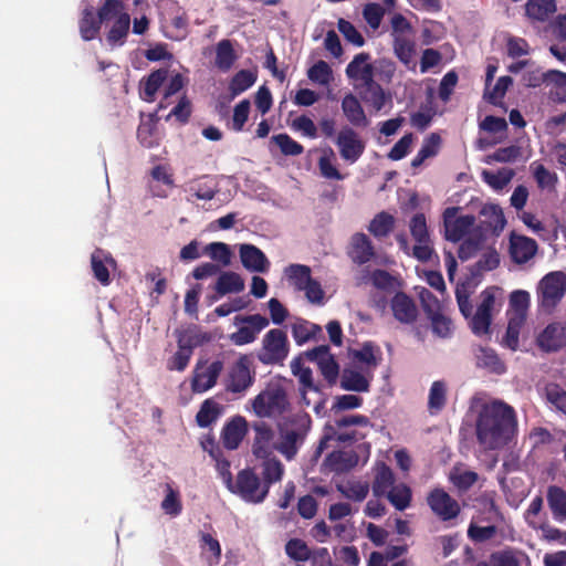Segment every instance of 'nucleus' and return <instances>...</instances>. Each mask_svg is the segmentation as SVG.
<instances>
[{
    "mask_svg": "<svg viewBox=\"0 0 566 566\" xmlns=\"http://www.w3.org/2000/svg\"><path fill=\"white\" fill-rule=\"evenodd\" d=\"M474 431L476 442L484 451L505 448L517 431L514 408L500 399L482 402L475 411Z\"/></svg>",
    "mask_w": 566,
    "mask_h": 566,
    "instance_id": "1",
    "label": "nucleus"
},
{
    "mask_svg": "<svg viewBox=\"0 0 566 566\" xmlns=\"http://www.w3.org/2000/svg\"><path fill=\"white\" fill-rule=\"evenodd\" d=\"M127 2L128 0H99L96 10L99 17L98 22H103L105 25L112 22L106 34V41L111 46H122L126 42L130 28Z\"/></svg>",
    "mask_w": 566,
    "mask_h": 566,
    "instance_id": "2",
    "label": "nucleus"
},
{
    "mask_svg": "<svg viewBox=\"0 0 566 566\" xmlns=\"http://www.w3.org/2000/svg\"><path fill=\"white\" fill-rule=\"evenodd\" d=\"M312 420L308 415H296L281 426L276 451L286 460H293L305 441Z\"/></svg>",
    "mask_w": 566,
    "mask_h": 566,
    "instance_id": "3",
    "label": "nucleus"
},
{
    "mask_svg": "<svg viewBox=\"0 0 566 566\" xmlns=\"http://www.w3.org/2000/svg\"><path fill=\"white\" fill-rule=\"evenodd\" d=\"M258 417L272 418L282 416L290 407L285 389L280 385L269 386L255 396L252 402Z\"/></svg>",
    "mask_w": 566,
    "mask_h": 566,
    "instance_id": "4",
    "label": "nucleus"
},
{
    "mask_svg": "<svg viewBox=\"0 0 566 566\" xmlns=\"http://www.w3.org/2000/svg\"><path fill=\"white\" fill-rule=\"evenodd\" d=\"M255 371L251 355H241L228 369L224 387L228 392L243 395L254 382Z\"/></svg>",
    "mask_w": 566,
    "mask_h": 566,
    "instance_id": "5",
    "label": "nucleus"
},
{
    "mask_svg": "<svg viewBox=\"0 0 566 566\" xmlns=\"http://www.w3.org/2000/svg\"><path fill=\"white\" fill-rule=\"evenodd\" d=\"M228 490L251 503H261L269 494L268 485H263L258 474L250 468L239 471Z\"/></svg>",
    "mask_w": 566,
    "mask_h": 566,
    "instance_id": "6",
    "label": "nucleus"
},
{
    "mask_svg": "<svg viewBox=\"0 0 566 566\" xmlns=\"http://www.w3.org/2000/svg\"><path fill=\"white\" fill-rule=\"evenodd\" d=\"M290 352L287 335L283 329H270L262 339L258 359L264 365H283Z\"/></svg>",
    "mask_w": 566,
    "mask_h": 566,
    "instance_id": "7",
    "label": "nucleus"
},
{
    "mask_svg": "<svg viewBox=\"0 0 566 566\" xmlns=\"http://www.w3.org/2000/svg\"><path fill=\"white\" fill-rule=\"evenodd\" d=\"M566 293V274L562 271L547 273L538 283V303L545 310H553Z\"/></svg>",
    "mask_w": 566,
    "mask_h": 566,
    "instance_id": "8",
    "label": "nucleus"
},
{
    "mask_svg": "<svg viewBox=\"0 0 566 566\" xmlns=\"http://www.w3.org/2000/svg\"><path fill=\"white\" fill-rule=\"evenodd\" d=\"M426 502L433 515L441 522H451L461 513L459 502L442 488L432 489L428 493Z\"/></svg>",
    "mask_w": 566,
    "mask_h": 566,
    "instance_id": "9",
    "label": "nucleus"
},
{
    "mask_svg": "<svg viewBox=\"0 0 566 566\" xmlns=\"http://www.w3.org/2000/svg\"><path fill=\"white\" fill-rule=\"evenodd\" d=\"M306 359L315 361L321 374L327 381L328 386H334L339 377V365L335 357L329 353L328 345H319L310 350L304 352Z\"/></svg>",
    "mask_w": 566,
    "mask_h": 566,
    "instance_id": "10",
    "label": "nucleus"
},
{
    "mask_svg": "<svg viewBox=\"0 0 566 566\" xmlns=\"http://www.w3.org/2000/svg\"><path fill=\"white\" fill-rule=\"evenodd\" d=\"M459 209L458 207H449L443 212L444 237L451 242L462 240L475 223V217L472 214L457 217Z\"/></svg>",
    "mask_w": 566,
    "mask_h": 566,
    "instance_id": "11",
    "label": "nucleus"
},
{
    "mask_svg": "<svg viewBox=\"0 0 566 566\" xmlns=\"http://www.w3.org/2000/svg\"><path fill=\"white\" fill-rule=\"evenodd\" d=\"M235 322L247 324L230 335L231 342L238 346L253 343L258 334L269 325V319L261 314L237 316Z\"/></svg>",
    "mask_w": 566,
    "mask_h": 566,
    "instance_id": "12",
    "label": "nucleus"
},
{
    "mask_svg": "<svg viewBox=\"0 0 566 566\" xmlns=\"http://www.w3.org/2000/svg\"><path fill=\"white\" fill-rule=\"evenodd\" d=\"M340 157L350 163H356L365 151V143L359 138L354 128L343 127L335 140Z\"/></svg>",
    "mask_w": 566,
    "mask_h": 566,
    "instance_id": "13",
    "label": "nucleus"
},
{
    "mask_svg": "<svg viewBox=\"0 0 566 566\" xmlns=\"http://www.w3.org/2000/svg\"><path fill=\"white\" fill-rule=\"evenodd\" d=\"M223 364L220 360H214L207 365L198 363L191 380V389L193 392H205L212 388L222 371Z\"/></svg>",
    "mask_w": 566,
    "mask_h": 566,
    "instance_id": "14",
    "label": "nucleus"
},
{
    "mask_svg": "<svg viewBox=\"0 0 566 566\" xmlns=\"http://www.w3.org/2000/svg\"><path fill=\"white\" fill-rule=\"evenodd\" d=\"M254 439L252 443V453L258 459L274 455L277 443L274 442V431L264 421L253 423Z\"/></svg>",
    "mask_w": 566,
    "mask_h": 566,
    "instance_id": "15",
    "label": "nucleus"
},
{
    "mask_svg": "<svg viewBox=\"0 0 566 566\" xmlns=\"http://www.w3.org/2000/svg\"><path fill=\"white\" fill-rule=\"evenodd\" d=\"M537 346L546 352H558L566 346V323L548 324L536 338Z\"/></svg>",
    "mask_w": 566,
    "mask_h": 566,
    "instance_id": "16",
    "label": "nucleus"
},
{
    "mask_svg": "<svg viewBox=\"0 0 566 566\" xmlns=\"http://www.w3.org/2000/svg\"><path fill=\"white\" fill-rule=\"evenodd\" d=\"M371 59L367 52L358 53L347 64L345 73L349 80L357 82V85H365L374 80V66L369 62Z\"/></svg>",
    "mask_w": 566,
    "mask_h": 566,
    "instance_id": "17",
    "label": "nucleus"
},
{
    "mask_svg": "<svg viewBox=\"0 0 566 566\" xmlns=\"http://www.w3.org/2000/svg\"><path fill=\"white\" fill-rule=\"evenodd\" d=\"M248 432V422L244 417L235 416L231 418L222 428L221 439L223 447L228 450L239 448Z\"/></svg>",
    "mask_w": 566,
    "mask_h": 566,
    "instance_id": "18",
    "label": "nucleus"
},
{
    "mask_svg": "<svg viewBox=\"0 0 566 566\" xmlns=\"http://www.w3.org/2000/svg\"><path fill=\"white\" fill-rule=\"evenodd\" d=\"M394 317L402 324H412L418 316L415 301L403 292H397L390 301Z\"/></svg>",
    "mask_w": 566,
    "mask_h": 566,
    "instance_id": "19",
    "label": "nucleus"
},
{
    "mask_svg": "<svg viewBox=\"0 0 566 566\" xmlns=\"http://www.w3.org/2000/svg\"><path fill=\"white\" fill-rule=\"evenodd\" d=\"M537 248L534 239L514 233L511 234L510 254L515 263L524 264L528 262L536 254Z\"/></svg>",
    "mask_w": 566,
    "mask_h": 566,
    "instance_id": "20",
    "label": "nucleus"
},
{
    "mask_svg": "<svg viewBox=\"0 0 566 566\" xmlns=\"http://www.w3.org/2000/svg\"><path fill=\"white\" fill-rule=\"evenodd\" d=\"M240 259L242 265L251 271L258 273H265L270 269V261L261 249L253 244H241L240 245Z\"/></svg>",
    "mask_w": 566,
    "mask_h": 566,
    "instance_id": "21",
    "label": "nucleus"
},
{
    "mask_svg": "<svg viewBox=\"0 0 566 566\" xmlns=\"http://www.w3.org/2000/svg\"><path fill=\"white\" fill-rule=\"evenodd\" d=\"M340 106L344 116L352 126L365 128L370 124L359 99L354 94H346Z\"/></svg>",
    "mask_w": 566,
    "mask_h": 566,
    "instance_id": "22",
    "label": "nucleus"
},
{
    "mask_svg": "<svg viewBox=\"0 0 566 566\" xmlns=\"http://www.w3.org/2000/svg\"><path fill=\"white\" fill-rule=\"evenodd\" d=\"M359 91L360 98L373 107L375 112H380L390 95L385 92L382 86L374 80L365 85H355Z\"/></svg>",
    "mask_w": 566,
    "mask_h": 566,
    "instance_id": "23",
    "label": "nucleus"
},
{
    "mask_svg": "<svg viewBox=\"0 0 566 566\" xmlns=\"http://www.w3.org/2000/svg\"><path fill=\"white\" fill-rule=\"evenodd\" d=\"M352 251L349 253L354 263L363 265L375 256V249L371 240L365 233H355L352 237Z\"/></svg>",
    "mask_w": 566,
    "mask_h": 566,
    "instance_id": "24",
    "label": "nucleus"
},
{
    "mask_svg": "<svg viewBox=\"0 0 566 566\" xmlns=\"http://www.w3.org/2000/svg\"><path fill=\"white\" fill-rule=\"evenodd\" d=\"M476 367L485 369L490 374L502 375L506 371L505 364L501 360L497 353L490 347L480 346L475 353Z\"/></svg>",
    "mask_w": 566,
    "mask_h": 566,
    "instance_id": "25",
    "label": "nucleus"
},
{
    "mask_svg": "<svg viewBox=\"0 0 566 566\" xmlns=\"http://www.w3.org/2000/svg\"><path fill=\"white\" fill-rule=\"evenodd\" d=\"M395 486V474L389 465L385 462H377L375 465V476L373 481V493L376 497L386 496V494Z\"/></svg>",
    "mask_w": 566,
    "mask_h": 566,
    "instance_id": "26",
    "label": "nucleus"
},
{
    "mask_svg": "<svg viewBox=\"0 0 566 566\" xmlns=\"http://www.w3.org/2000/svg\"><path fill=\"white\" fill-rule=\"evenodd\" d=\"M482 228L499 234L505 227L506 220L503 210L494 203L484 205L480 211Z\"/></svg>",
    "mask_w": 566,
    "mask_h": 566,
    "instance_id": "27",
    "label": "nucleus"
},
{
    "mask_svg": "<svg viewBox=\"0 0 566 566\" xmlns=\"http://www.w3.org/2000/svg\"><path fill=\"white\" fill-rule=\"evenodd\" d=\"M99 17L94 11V8L88 6L83 9L80 21L78 31L84 41H92L99 34L103 22H98Z\"/></svg>",
    "mask_w": 566,
    "mask_h": 566,
    "instance_id": "28",
    "label": "nucleus"
},
{
    "mask_svg": "<svg viewBox=\"0 0 566 566\" xmlns=\"http://www.w3.org/2000/svg\"><path fill=\"white\" fill-rule=\"evenodd\" d=\"M556 10L555 0H528L525 4L526 17L532 22H546Z\"/></svg>",
    "mask_w": 566,
    "mask_h": 566,
    "instance_id": "29",
    "label": "nucleus"
},
{
    "mask_svg": "<svg viewBox=\"0 0 566 566\" xmlns=\"http://www.w3.org/2000/svg\"><path fill=\"white\" fill-rule=\"evenodd\" d=\"M546 497L553 517L558 522L566 521V491L560 486L549 485Z\"/></svg>",
    "mask_w": 566,
    "mask_h": 566,
    "instance_id": "30",
    "label": "nucleus"
},
{
    "mask_svg": "<svg viewBox=\"0 0 566 566\" xmlns=\"http://www.w3.org/2000/svg\"><path fill=\"white\" fill-rule=\"evenodd\" d=\"M188 190L200 200H211L219 191L218 182L211 176H202L190 181Z\"/></svg>",
    "mask_w": 566,
    "mask_h": 566,
    "instance_id": "31",
    "label": "nucleus"
},
{
    "mask_svg": "<svg viewBox=\"0 0 566 566\" xmlns=\"http://www.w3.org/2000/svg\"><path fill=\"white\" fill-rule=\"evenodd\" d=\"M244 280L240 274L233 271L222 272L214 285L216 292L219 296L230 293H240L244 290Z\"/></svg>",
    "mask_w": 566,
    "mask_h": 566,
    "instance_id": "32",
    "label": "nucleus"
},
{
    "mask_svg": "<svg viewBox=\"0 0 566 566\" xmlns=\"http://www.w3.org/2000/svg\"><path fill=\"white\" fill-rule=\"evenodd\" d=\"M340 388L347 391L367 392L370 381L360 371L345 368L340 375Z\"/></svg>",
    "mask_w": 566,
    "mask_h": 566,
    "instance_id": "33",
    "label": "nucleus"
},
{
    "mask_svg": "<svg viewBox=\"0 0 566 566\" xmlns=\"http://www.w3.org/2000/svg\"><path fill=\"white\" fill-rule=\"evenodd\" d=\"M107 263H114L113 258L106 254L102 249H96L91 255V266L94 277L102 284L108 285L111 283L109 271Z\"/></svg>",
    "mask_w": 566,
    "mask_h": 566,
    "instance_id": "34",
    "label": "nucleus"
},
{
    "mask_svg": "<svg viewBox=\"0 0 566 566\" xmlns=\"http://www.w3.org/2000/svg\"><path fill=\"white\" fill-rule=\"evenodd\" d=\"M238 55L233 49L232 42L228 39H223L218 42L216 46L214 65L222 72H228L235 61Z\"/></svg>",
    "mask_w": 566,
    "mask_h": 566,
    "instance_id": "35",
    "label": "nucleus"
},
{
    "mask_svg": "<svg viewBox=\"0 0 566 566\" xmlns=\"http://www.w3.org/2000/svg\"><path fill=\"white\" fill-rule=\"evenodd\" d=\"M441 137L437 133H431L424 138L421 148L411 160L412 168H419L426 159L434 157L439 153Z\"/></svg>",
    "mask_w": 566,
    "mask_h": 566,
    "instance_id": "36",
    "label": "nucleus"
},
{
    "mask_svg": "<svg viewBox=\"0 0 566 566\" xmlns=\"http://www.w3.org/2000/svg\"><path fill=\"white\" fill-rule=\"evenodd\" d=\"M262 460V483L263 485H268L269 492L271 484L282 480L284 467L275 455L263 458Z\"/></svg>",
    "mask_w": 566,
    "mask_h": 566,
    "instance_id": "37",
    "label": "nucleus"
},
{
    "mask_svg": "<svg viewBox=\"0 0 566 566\" xmlns=\"http://www.w3.org/2000/svg\"><path fill=\"white\" fill-rule=\"evenodd\" d=\"M304 353L300 354L291 361V370L296 376L303 389L319 391V388L313 381V374L311 368L304 366Z\"/></svg>",
    "mask_w": 566,
    "mask_h": 566,
    "instance_id": "38",
    "label": "nucleus"
},
{
    "mask_svg": "<svg viewBox=\"0 0 566 566\" xmlns=\"http://www.w3.org/2000/svg\"><path fill=\"white\" fill-rule=\"evenodd\" d=\"M380 354V350L373 342H366L359 349H349L348 355L353 360L359 361L367 366V368H376L379 364L380 357L375 355V352Z\"/></svg>",
    "mask_w": 566,
    "mask_h": 566,
    "instance_id": "39",
    "label": "nucleus"
},
{
    "mask_svg": "<svg viewBox=\"0 0 566 566\" xmlns=\"http://www.w3.org/2000/svg\"><path fill=\"white\" fill-rule=\"evenodd\" d=\"M544 397L555 411L566 417V390L558 384L549 382L544 387Z\"/></svg>",
    "mask_w": 566,
    "mask_h": 566,
    "instance_id": "40",
    "label": "nucleus"
},
{
    "mask_svg": "<svg viewBox=\"0 0 566 566\" xmlns=\"http://www.w3.org/2000/svg\"><path fill=\"white\" fill-rule=\"evenodd\" d=\"M311 273V268L305 264H290L284 270L285 276L297 291H301L304 285L311 282L313 279Z\"/></svg>",
    "mask_w": 566,
    "mask_h": 566,
    "instance_id": "41",
    "label": "nucleus"
},
{
    "mask_svg": "<svg viewBox=\"0 0 566 566\" xmlns=\"http://www.w3.org/2000/svg\"><path fill=\"white\" fill-rule=\"evenodd\" d=\"M395 227V218L386 212L381 211L377 213L368 226V231L377 239L387 237Z\"/></svg>",
    "mask_w": 566,
    "mask_h": 566,
    "instance_id": "42",
    "label": "nucleus"
},
{
    "mask_svg": "<svg viewBox=\"0 0 566 566\" xmlns=\"http://www.w3.org/2000/svg\"><path fill=\"white\" fill-rule=\"evenodd\" d=\"M447 402V386L441 380L432 382L429 397H428V409L431 415L440 412Z\"/></svg>",
    "mask_w": 566,
    "mask_h": 566,
    "instance_id": "43",
    "label": "nucleus"
},
{
    "mask_svg": "<svg viewBox=\"0 0 566 566\" xmlns=\"http://www.w3.org/2000/svg\"><path fill=\"white\" fill-rule=\"evenodd\" d=\"M386 497L396 510L403 511L411 504L412 492L407 484L399 483L391 488Z\"/></svg>",
    "mask_w": 566,
    "mask_h": 566,
    "instance_id": "44",
    "label": "nucleus"
},
{
    "mask_svg": "<svg viewBox=\"0 0 566 566\" xmlns=\"http://www.w3.org/2000/svg\"><path fill=\"white\" fill-rule=\"evenodd\" d=\"M221 406L213 399L205 400L196 416L198 426L201 428L209 427L218 419L221 413Z\"/></svg>",
    "mask_w": 566,
    "mask_h": 566,
    "instance_id": "45",
    "label": "nucleus"
},
{
    "mask_svg": "<svg viewBox=\"0 0 566 566\" xmlns=\"http://www.w3.org/2000/svg\"><path fill=\"white\" fill-rule=\"evenodd\" d=\"M255 81L256 75L249 70H241L237 72L229 83V90L232 97L238 96L239 94L249 90L255 83Z\"/></svg>",
    "mask_w": 566,
    "mask_h": 566,
    "instance_id": "46",
    "label": "nucleus"
},
{
    "mask_svg": "<svg viewBox=\"0 0 566 566\" xmlns=\"http://www.w3.org/2000/svg\"><path fill=\"white\" fill-rule=\"evenodd\" d=\"M327 460L334 471L346 472L357 464L358 457L355 452L338 451L331 453Z\"/></svg>",
    "mask_w": 566,
    "mask_h": 566,
    "instance_id": "47",
    "label": "nucleus"
},
{
    "mask_svg": "<svg viewBox=\"0 0 566 566\" xmlns=\"http://www.w3.org/2000/svg\"><path fill=\"white\" fill-rule=\"evenodd\" d=\"M514 170L511 168H501L496 172L484 170L482 172L483 180L493 189L502 190L514 177Z\"/></svg>",
    "mask_w": 566,
    "mask_h": 566,
    "instance_id": "48",
    "label": "nucleus"
},
{
    "mask_svg": "<svg viewBox=\"0 0 566 566\" xmlns=\"http://www.w3.org/2000/svg\"><path fill=\"white\" fill-rule=\"evenodd\" d=\"M167 76H168L167 69H159V70L153 71L148 75V77L146 78V81L144 83V99L146 102L154 101L157 91L163 85V83L166 81Z\"/></svg>",
    "mask_w": 566,
    "mask_h": 566,
    "instance_id": "49",
    "label": "nucleus"
},
{
    "mask_svg": "<svg viewBox=\"0 0 566 566\" xmlns=\"http://www.w3.org/2000/svg\"><path fill=\"white\" fill-rule=\"evenodd\" d=\"M285 553L291 559L297 563L307 562L312 557V549H310L307 544L300 538H292L287 541L285 544Z\"/></svg>",
    "mask_w": 566,
    "mask_h": 566,
    "instance_id": "50",
    "label": "nucleus"
},
{
    "mask_svg": "<svg viewBox=\"0 0 566 566\" xmlns=\"http://www.w3.org/2000/svg\"><path fill=\"white\" fill-rule=\"evenodd\" d=\"M272 142L275 143L284 156H298L304 151V147L286 133L272 136Z\"/></svg>",
    "mask_w": 566,
    "mask_h": 566,
    "instance_id": "51",
    "label": "nucleus"
},
{
    "mask_svg": "<svg viewBox=\"0 0 566 566\" xmlns=\"http://www.w3.org/2000/svg\"><path fill=\"white\" fill-rule=\"evenodd\" d=\"M203 252L223 266H228L231 263L232 252L227 243L211 242L206 245Z\"/></svg>",
    "mask_w": 566,
    "mask_h": 566,
    "instance_id": "52",
    "label": "nucleus"
},
{
    "mask_svg": "<svg viewBox=\"0 0 566 566\" xmlns=\"http://www.w3.org/2000/svg\"><path fill=\"white\" fill-rule=\"evenodd\" d=\"M161 510L170 516H178L182 511L180 494L170 484H166V496L161 502Z\"/></svg>",
    "mask_w": 566,
    "mask_h": 566,
    "instance_id": "53",
    "label": "nucleus"
},
{
    "mask_svg": "<svg viewBox=\"0 0 566 566\" xmlns=\"http://www.w3.org/2000/svg\"><path fill=\"white\" fill-rule=\"evenodd\" d=\"M411 237L418 243L429 241L430 234L427 227L426 216L422 212L416 213L409 223Z\"/></svg>",
    "mask_w": 566,
    "mask_h": 566,
    "instance_id": "54",
    "label": "nucleus"
},
{
    "mask_svg": "<svg viewBox=\"0 0 566 566\" xmlns=\"http://www.w3.org/2000/svg\"><path fill=\"white\" fill-rule=\"evenodd\" d=\"M394 51L399 61L408 65L415 54V43L403 36L396 35L394 40Z\"/></svg>",
    "mask_w": 566,
    "mask_h": 566,
    "instance_id": "55",
    "label": "nucleus"
},
{
    "mask_svg": "<svg viewBox=\"0 0 566 566\" xmlns=\"http://www.w3.org/2000/svg\"><path fill=\"white\" fill-rule=\"evenodd\" d=\"M534 179L541 189H555V186L558 181L557 175L555 172L549 171L544 165L538 164L534 167L533 170Z\"/></svg>",
    "mask_w": 566,
    "mask_h": 566,
    "instance_id": "56",
    "label": "nucleus"
},
{
    "mask_svg": "<svg viewBox=\"0 0 566 566\" xmlns=\"http://www.w3.org/2000/svg\"><path fill=\"white\" fill-rule=\"evenodd\" d=\"M470 327L475 335H484L489 333L492 323V313L482 312L476 308L475 313L470 317Z\"/></svg>",
    "mask_w": 566,
    "mask_h": 566,
    "instance_id": "57",
    "label": "nucleus"
},
{
    "mask_svg": "<svg viewBox=\"0 0 566 566\" xmlns=\"http://www.w3.org/2000/svg\"><path fill=\"white\" fill-rule=\"evenodd\" d=\"M520 556H524V554L513 549H504L493 553L490 560L492 566H521Z\"/></svg>",
    "mask_w": 566,
    "mask_h": 566,
    "instance_id": "58",
    "label": "nucleus"
},
{
    "mask_svg": "<svg viewBox=\"0 0 566 566\" xmlns=\"http://www.w3.org/2000/svg\"><path fill=\"white\" fill-rule=\"evenodd\" d=\"M315 331H321L319 326L308 324L306 321L292 325V335L298 345H303L314 337Z\"/></svg>",
    "mask_w": 566,
    "mask_h": 566,
    "instance_id": "59",
    "label": "nucleus"
},
{
    "mask_svg": "<svg viewBox=\"0 0 566 566\" xmlns=\"http://www.w3.org/2000/svg\"><path fill=\"white\" fill-rule=\"evenodd\" d=\"M307 76L313 82L326 85L331 81L332 69L325 61L319 60L308 69Z\"/></svg>",
    "mask_w": 566,
    "mask_h": 566,
    "instance_id": "60",
    "label": "nucleus"
},
{
    "mask_svg": "<svg viewBox=\"0 0 566 566\" xmlns=\"http://www.w3.org/2000/svg\"><path fill=\"white\" fill-rule=\"evenodd\" d=\"M337 28L348 42L356 46H363L365 44L364 36L352 22L340 18L337 21Z\"/></svg>",
    "mask_w": 566,
    "mask_h": 566,
    "instance_id": "61",
    "label": "nucleus"
},
{
    "mask_svg": "<svg viewBox=\"0 0 566 566\" xmlns=\"http://www.w3.org/2000/svg\"><path fill=\"white\" fill-rule=\"evenodd\" d=\"M428 318L431 323L433 334L441 338H447L451 335L452 322L448 316L442 314V311Z\"/></svg>",
    "mask_w": 566,
    "mask_h": 566,
    "instance_id": "62",
    "label": "nucleus"
},
{
    "mask_svg": "<svg viewBox=\"0 0 566 566\" xmlns=\"http://www.w3.org/2000/svg\"><path fill=\"white\" fill-rule=\"evenodd\" d=\"M385 15V9L375 2L367 3L363 9V17L371 29H378Z\"/></svg>",
    "mask_w": 566,
    "mask_h": 566,
    "instance_id": "63",
    "label": "nucleus"
},
{
    "mask_svg": "<svg viewBox=\"0 0 566 566\" xmlns=\"http://www.w3.org/2000/svg\"><path fill=\"white\" fill-rule=\"evenodd\" d=\"M412 143H413V134L412 133H408V134L403 135L392 146V148L390 149V151L387 155L388 158L391 160H395V161L405 158L409 154Z\"/></svg>",
    "mask_w": 566,
    "mask_h": 566,
    "instance_id": "64",
    "label": "nucleus"
}]
</instances>
